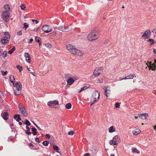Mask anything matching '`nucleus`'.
I'll return each mask as SVG.
<instances>
[{
	"mask_svg": "<svg viewBox=\"0 0 156 156\" xmlns=\"http://www.w3.org/2000/svg\"><path fill=\"white\" fill-rule=\"evenodd\" d=\"M100 96V93L99 91H95L93 93L90 98V106H92L99 100Z\"/></svg>",
	"mask_w": 156,
	"mask_h": 156,
	"instance_id": "f257e3e1",
	"label": "nucleus"
},
{
	"mask_svg": "<svg viewBox=\"0 0 156 156\" xmlns=\"http://www.w3.org/2000/svg\"><path fill=\"white\" fill-rule=\"evenodd\" d=\"M121 142L120 137L118 135H116L113 138L112 140L109 141V144L112 145L116 146Z\"/></svg>",
	"mask_w": 156,
	"mask_h": 156,
	"instance_id": "f03ea898",
	"label": "nucleus"
},
{
	"mask_svg": "<svg viewBox=\"0 0 156 156\" xmlns=\"http://www.w3.org/2000/svg\"><path fill=\"white\" fill-rule=\"evenodd\" d=\"M5 36L2 38L1 40L2 43L3 44H5L8 43L9 39L10 38V35L8 32H5L4 33Z\"/></svg>",
	"mask_w": 156,
	"mask_h": 156,
	"instance_id": "7ed1b4c3",
	"label": "nucleus"
},
{
	"mask_svg": "<svg viewBox=\"0 0 156 156\" xmlns=\"http://www.w3.org/2000/svg\"><path fill=\"white\" fill-rule=\"evenodd\" d=\"M103 68L102 67L96 68L94 70L93 74L95 76H99L102 73Z\"/></svg>",
	"mask_w": 156,
	"mask_h": 156,
	"instance_id": "20e7f679",
	"label": "nucleus"
},
{
	"mask_svg": "<svg viewBox=\"0 0 156 156\" xmlns=\"http://www.w3.org/2000/svg\"><path fill=\"white\" fill-rule=\"evenodd\" d=\"M99 38V37L95 34H93L91 32L87 36V39L90 41H95L98 39Z\"/></svg>",
	"mask_w": 156,
	"mask_h": 156,
	"instance_id": "39448f33",
	"label": "nucleus"
},
{
	"mask_svg": "<svg viewBox=\"0 0 156 156\" xmlns=\"http://www.w3.org/2000/svg\"><path fill=\"white\" fill-rule=\"evenodd\" d=\"M19 110L21 112V115L25 117L27 116V114L24 107L21 104H20L19 105Z\"/></svg>",
	"mask_w": 156,
	"mask_h": 156,
	"instance_id": "423d86ee",
	"label": "nucleus"
},
{
	"mask_svg": "<svg viewBox=\"0 0 156 156\" xmlns=\"http://www.w3.org/2000/svg\"><path fill=\"white\" fill-rule=\"evenodd\" d=\"M42 30L45 33H48L52 31V29L51 26L45 25L43 26Z\"/></svg>",
	"mask_w": 156,
	"mask_h": 156,
	"instance_id": "0eeeda50",
	"label": "nucleus"
},
{
	"mask_svg": "<svg viewBox=\"0 0 156 156\" xmlns=\"http://www.w3.org/2000/svg\"><path fill=\"white\" fill-rule=\"evenodd\" d=\"M10 15V14L8 10L4 11L2 14V18L5 19V21H7L8 20Z\"/></svg>",
	"mask_w": 156,
	"mask_h": 156,
	"instance_id": "6e6552de",
	"label": "nucleus"
},
{
	"mask_svg": "<svg viewBox=\"0 0 156 156\" xmlns=\"http://www.w3.org/2000/svg\"><path fill=\"white\" fill-rule=\"evenodd\" d=\"M58 30L64 32H68L70 31L72 28H69L68 26L63 27L62 26H59L58 28Z\"/></svg>",
	"mask_w": 156,
	"mask_h": 156,
	"instance_id": "1a4fd4ad",
	"label": "nucleus"
},
{
	"mask_svg": "<svg viewBox=\"0 0 156 156\" xmlns=\"http://www.w3.org/2000/svg\"><path fill=\"white\" fill-rule=\"evenodd\" d=\"M71 52L72 54L78 56H81L84 55V54L81 51L76 48L73 51Z\"/></svg>",
	"mask_w": 156,
	"mask_h": 156,
	"instance_id": "9d476101",
	"label": "nucleus"
},
{
	"mask_svg": "<svg viewBox=\"0 0 156 156\" xmlns=\"http://www.w3.org/2000/svg\"><path fill=\"white\" fill-rule=\"evenodd\" d=\"M47 105L49 107L54 108V105H59V102L57 100L50 101L48 103Z\"/></svg>",
	"mask_w": 156,
	"mask_h": 156,
	"instance_id": "9b49d317",
	"label": "nucleus"
},
{
	"mask_svg": "<svg viewBox=\"0 0 156 156\" xmlns=\"http://www.w3.org/2000/svg\"><path fill=\"white\" fill-rule=\"evenodd\" d=\"M150 36L151 32L149 30H147L144 32L141 37H144V39H145L149 37Z\"/></svg>",
	"mask_w": 156,
	"mask_h": 156,
	"instance_id": "f8f14e48",
	"label": "nucleus"
},
{
	"mask_svg": "<svg viewBox=\"0 0 156 156\" xmlns=\"http://www.w3.org/2000/svg\"><path fill=\"white\" fill-rule=\"evenodd\" d=\"M105 92V95L108 97L109 94L110 92V87L108 86L104 87L103 88Z\"/></svg>",
	"mask_w": 156,
	"mask_h": 156,
	"instance_id": "ddd939ff",
	"label": "nucleus"
},
{
	"mask_svg": "<svg viewBox=\"0 0 156 156\" xmlns=\"http://www.w3.org/2000/svg\"><path fill=\"white\" fill-rule=\"evenodd\" d=\"M146 64L148 67H150V69H151L152 70H154L156 69V65H155L154 64H151V62H147Z\"/></svg>",
	"mask_w": 156,
	"mask_h": 156,
	"instance_id": "4468645a",
	"label": "nucleus"
},
{
	"mask_svg": "<svg viewBox=\"0 0 156 156\" xmlns=\"http://www.w3.org/2000/svg\"><path fill=\"white\" fill-rule=\"evenodd\" d=\"M77 79L75 77H71L69 78L67 80V83L68 84L71 85L72 84L74 81L76 80Z\"/></svg>",
	"mask_w": 156,
	"mask_h": 156,
	"instance_id": "2eb2a0df",
	"label": "nucleus"
},
{
	"mask_svg": "<svg viewBox=\"0 0 156 156\" xmlns=\"http://www.w3.org/2000/svg\"><path fill=\"white\" fill-rule=\"evenodd\" d=\"M13 86L16 87L17 90H21L22 89V86L21 83L19 82H17L16 84H13Z\"/></svg>",
	"mask_w": 156,
	"mask_h": 156,
	"instance_id": "dca6fc26",
	"label": "nucleus"
},
{
	"mask_svg": "<svg viewBox=\"0 0 156 156\" xmlns=\"http://www.w3.org/2000/svg\"><path fill=\"white\" fill-rule=\"evenodd\" d=\"M24 56L26 58V61L29 63H30L31 59L30 55L28 52L25 53Z\"/></svg>",
	"mask_w": 156,
	"mask_h": 156,
	"instance_id": "f3484780",
	"label": "nucleus"
},
{
	"mask_svg": "<svg viewBox=\"0 0 156 156\" xmlns=\"http://www.w3.org/2000/svg\"><path fill=\"white\" fill-rule=\"evenodd\" d=\"M93 34H95V35L99 37L100 34L99 33V29L97 28H95L93 29L91 32Z\"/></svg>",
	"mask_w": 156,
	"mask_h": 156,
	"instance_id": "a211bd4d",
	"label": "nucleus"
},
{
	"mask_svg": "<svg viewBox=\"0 0 156 156\" xmlns=\"http://www.w3.org/2000/svg\"><path fill=\"white\" fill-rule=\"evenodd\" d=\"M66 48L69 51V52L72 54L71 51H74L76 48L72 45L68 44L67 45Z\"/></svg>",
	"mask_w": 156,
	"mask_h": 156,
	"instance_id": "6ab92c4d",
	"label": "nucleus"
},
{
	"mask_svg": "<svg viewBox=\"0 0 156 156\" xmlns=\"http://www.w3.org/2000/svg\"><path fill=\"white\" fill-rule=\"evenodd\" d=\"M141 132V131L138 129L134 128L132 131L133 133V135H137L140 134Z\"/></svg>",
	"mask_w": 156,
	"mask_h": 156,
	"instance_id": "aec40b11",
	"label": "nucleus"
},
{
	"mask_svg": "<svg viewBox=\"0 0 156 156\" xmlns=\"http://www.w3.org/2000/svg\"><path fill=\"white\" fill-rule=\"evenodd\" d=\"M139 117L141 119H146L148 116L147 113H144L142 114H139Z\"/></svg>",
	"mask_w": 156,
	"mask_h": 156,
	"instance_id": "412c9836",
	"label": "nucleus"
},
{
	"mask_svg": "<svg viewBox=\"0 0 156 156\" xmlns=\"http://www.w3.org/2000/svg\"><path fill=\"white\" fill-rule=\"evenodd\" d=\"M108 132L109 133H111L113 132H115V131L116 129L113 126H110L108 128Z\"/></svg>",
	"mask_w": 156,
	"mask_h": 156,
	"instance_id": "4be33fe9",
	"label": "nucleus"
},
{
	"mask_svg": "<svg viewBox=\"0 0 156 156\" xmlns=\"http://www.w3.org/2000/svg\"><path fill=\"white\" fill-rule=\"evenodd\" d=\"M131 150L132 152L133 153H135L137 154H139L140 153V151L135 147H132Z\"/></svg>",
	"mask_w": 156,
	"mask_h": 156,
	"instance_id": "5701e85b",
	"label": "nucleus"
},
{
	"mask_svg": "<svg viewBox=\"0 0 156 156\" xmlns=\"http://www.w3.org/2000/svg\"><path fill=\"white\" fill-rule=\"evenodd\" d=\"M8 116L9 115L6 112H4L3 113L2 116L3 118L5 120H7L8 119Z\"/></svg>",
	"mask_w": 156,
	"mask_h": 156,
	"instance_id": "b1692460",
	"label": "nucleus"
},
{
	"mask_svg": "<svg viewBox=\"0 0 156 156\" xmlns=\"http://www.w3.org/2000/svg\"><path fill=\"white\" fill-rule=\"evenodd\" d=\"M133 77H134V75L133 74H131L127 76L125 78L122 79L121 80H123V79L126 80V79H132L133 78Z\"/></svg>",
	"mask_w": 156,
	"mask_h": 156,
	"instance_id": "393cba45",
	"label": "nucleus"
},
{
	"mask_svg": "<svg viewBox=\"0 0 156 156\" xmlns=\"http://www.w3.org/2000/svg\"><path fill=\"white\" fill-rule=\"evenodd\" d=\"M20 115H15L14 116V118L17 121H19L21 120L20 117Z\"/></svg>",
	"mask_w": 156,
	"mask_h": 156,
	"instance_id": "a878e982",
	"label": "nucleus"
},
{
	"mask_svg": "<svg viewBox=\"0 0 156 156\" xmlns=\"http://www.w3.org/2000/svg\"><path fill=\"white\" fill-rule=\"evenodd\" d=\"M0 56H2L3 58H5L7 56V52L6 51H4L3 53H0Z\"/></svg>",
	"mask_w": 156,
	"mask_h": 156,
	"instance_id": "bb28decb",
	"label": "nucleus"
},
{
	"mask_svg": "<svg viewBox=\"0 0 156 156\" xmlns=\"http://www.w3.org/2000/svg\"><path fill=\"white\" fill-rule=\"evenodd\" d=\"M9 78L11 82L12 83H13L15 80V79L14 77V76L12 75H10L9 77Z\"/></svg>",
	"mask_w": 156,
	"mask_h": 156,
	"instance_id": "cd10ccee",
	"label": "nucleus"
},
{
	"mask_svg": "<svg viewBox=\"0 0 156 156\" xmlns=\"http://www.w3.org/2000/svg\"><path fill=\"white\" fill-rule=\"evenodd\" d=\"M4 8L5 10H9L10 9V6L9 5L6 4L4 5Z\"/></svg>",
	"mask_w": 156,
	"mask_h": 156,
	"instance_id": "c85d7f7f",
	"label": "nucleus"
},
{
	"mask_svg": "<svg viewBox=\"0 0 156 156\" xmlns=\"http://www.w3.org/2000/svg\"><path fill=\"white\" fill-rule=\"evenodd\" d=\"M31 130L33 132V134L34 135H35L37 134V129L35 128H32Z\"/></svg>",
	"mask_w": 156,
	"mask_h": 156,
	"instance_id": "c756f323",
	"label": "nucleus"
},
{
	"mask_svg": "<svg viewBox=\"0 0 156 156\" xmlns=\"http://www.w3.org/2000/svg\"><path fill=\"white\" fill-rule=\"evenodd\" d=\"M16 67L19 70V71L20 72H21L23 70V67H22V66H20L19 65H17L16 66Z\"/></svg>",
	"mask_w": 156,
	"mask_h": 156,
	"instance_id": "7c9ffc66",
	"label": "nucleus"
},
{
	"mask_svg": "<svg viewBox=\"0 0 156 156\" xmlns=\"http://www.w3.org/2000/svg\"><path fill=\"white\" fill-rule=\"evenodd\" d=\"M72 105L70 103L67 104L65 106L66 108L67 109H69L71 108Z\"/></svg>",
	"mask_w": 156,
	"mask_h": 156,
	"instance_id": "2f4dec72",
	"label": "nucleus"
},
{
	"mask_svg": "<svg viewBox=\"0 0 156 156\" xmlns=\"http://www.w3.org/2000/svg\"><path fill=\"white\" fill-rule=\"evenodd\" d=\"M20 90H16L14 91L15 94L16 95H20L21 94V92L20 91Z\"/></svg>",
	"mask_w": 156,
	"mask_h": 156,
	"instance_id": "473e14b6",
	"label": "nucleus"
},
{
	"mask_svg": "<svg viewBox=\"0 0 156 156\" xmlns=\"http://www.w3.org/2000/svg\"><path fill=\"white\" fill-rule=\"evenodd\" d=\"M20 7L22 10H23L25 9H27L26 6H25V4H22L20 5Z\"/></svg>",
	"mask_w": 156,
	"mask_h": 156,
	"instance_id": "72a5a7b5",
	"label": "nucleus"
},
{
	"mask_svg": "<svg viewBox=\"0 0 156 156\" xmlns=\"http://www.w3.org/2000/svg\"><path fill=\"white\" fill-rule=\"evenodd\" d=\"M24 28H25V30H26L27 29L29 25L27 24L26 23H23Z\"/></svg>",
	"mask_w": 156,
	"mask_h": 156,
	"instance_id": "f704fd0d",
	"label": "nucleus"
},
{
	"mask_svg": "<svg viewBox=\"0 0 156 156\" xmlns=\"http://www.w3.org/2000/svg\"><path fill=\"white\" fill-rule=\"evenodd\" d=\"M25 123L27 126H30L31 125L30 123L27 119L26 120V122Z\"/></svg>",
	"mask_w": 156,
	"mask_h": 156,
	"instance_id": "c9c22d12",
	"label": "nucleus"
},
{
	"mask_svg": "<svg viewBox=\"0 0 156 156\" xmlns=\"http://www.w3.org/2000/svg\"><path fill=\"white\" fill-rule=\"evenodd\" d=\"M42 144L44 145L47 146L49 144V142L47 141H45L43 142Z\"/></svg>",
	"mask_w": 156,
	"mask_h": 156,
	"instance_id": "e433bc0d",
	"label": "nucleus"
},
{
	"mask_svg": "<svg viewBox=\"0 0 156 156\" xmlns=\"http://www.w3.org/2000/svg\"><path fill=\"white\" fill-rule=\"evenodd\" d=\"M90 86L89 84H86L83 87L85 90H86L89 88Z\"/></svg>",
	"mask_w": 156,
	"mask_h": 156,
	"instance_id": "4c0bfd02",
	"label": "nucleus"
},
{
	"mask_svg": "<svg viewBox=\"0 0 156 156\" xmlns=\"http://www.w3.org/2000/svg\"><path fill=\"white\" fill-rule=\"evenodd\" d=\"M28 146H29V147L32 149H34V145L31 143H30L29 144Z\"/></svg>",
	"mask_w": 156,
	"mask_h": 156,
	"instance_id": "58836bf2",
	"label": "nucleus"
},
{
	"mask_svg": "<svg viewBox=\"0 0 156 156\" xmlns=\"http://www.w3.org/2000/svg\"><path fill=\"white\" fill-rule=\"evenodd\" d=\"M45 45L46 47H47V48H51L52 47L51 45L48 43L45 44Z\"/></svg>",
	"mask_w": 156,
	"mask_h": 156,
	"instance_id": "ea45409f",
	"label": "nucleus"
},
{
	"mask_svg": "<svg viewBox=\"0 0 156 156\" xmlns=\"http://www.w3.org/2000/svg\"><path fill=\"white\" fill-rule=\"evenodd\" d=\"M1 72L2 73V75L3 76H4L5 75H6L8 73V72L7 71L4 72L3 70H1Z\"/></svg>",
	"mask_w": 156,
	"mask_h": 156,
	"instance_id": "a19ab883",
	"label": "nucleus"
},
{
	"mask_svg": "<svg viewBox=\"0 0 156 156\" xmlns=\"http://www.w3.org/2000/svg\"><path fill=\"white\" fill-rule=\"evenodd\" d=\"M53 149H54V150L55 151H58L59 149L58 147L56 145H53Z\"/></svg>",
	"mask_w": 156,
	"mask_h": 156,
	"instance_id": "79ce46f5",
	"label": "nucleus"
},
{
	"mask_svg": "<svg viewBox=\"0 0 156 156\" xmlns=\"http://www.w3.org/2000/svg\"><path fill=\"white\" fill-rule=\"evenodd\" d=\"M148 41L151 43V44H153L154 43V41L152 39H149Z\"/></svg>",
	"mask_w": 156,
	"mask_h": 156,
	"instance_id": "37998d69",
	"label": "nucleus"
},
{
	"mask_svg": "<svg viewBox=\"0 0 156 156\" xmlns=\"http://www.w3.org/2000/svg\"><path fill=\"white\" fill-rule=\"evenodd\" d=\"M75 133V132L73 131H71L69 132L68 133V134L69 135H73Z\"/></svg>",
	"mask_w": 156,
	"mask_h": 156,
	"instance_id": "c03bdc74",
	"label": "nucleus"
},
{
	"mask_svg": "<svg viewBox=\"0 0 156 156\" xmlns=\"http://www.w3.org/2000/svg\"><path fill=\"white\" fill-rule=\"evenodd\" d=\"M35 41L39 43L40 40V38L38 37H36L35 38Z\"/></svg>",
	"mask_w": 156,
	"mask_h": 156,
	"instance_id": "a18cd8bd",
	"label": "nucleus"
},
{
	"mask_svg": "<svg viewBox=\"0 0 156 156\" xmlns=\"http://www.w3.org/2000/svg\"><path fill=\"white\" fill-rule=\"evenodd\" d=\"M120 104L118 103H116L115 104V107L116 108H119V107Z\"/></svg>",
	"mask_w": 156,
	"mask_h": 156,
	"instance_id": "49530a36",
	"label": "nucleus"
},
{
	"mask_svg": "<svg viewBox=\"0 0 156 156\" xmlns=\"http://www.w3.org/2000/svg\"><path fill=\"white\" fill-rule=\"evenodd\" d=\"M26 133L27 134H28L29 135H30L31 134V132H30V130H27L26 131Z\"/></svg>",
	"mask_w": 156,
	"mask_h": 156,
	"instance_id": "de8ad7c7",
	"label": "nucleus"
},
{
	"mask_svg": "<svg viewBox=\"0 0 156 156\" xmlns=\"http://www.w3.org/2000/svg\"><path fill=\"white\" fill-rule=\"evenodd\" d=\"M17 34L19 35H21L22 34V31H20L17 32Z\"/></svg>",
	"mask_w": 156,
	"mask_h": 156,
	"instance_id": "09e8293b",
	"label": "nucleus"
},
{
	"mask_svg": "<svg viewBox=\"0 0 156 156\" xmlns=\"http://www.w3.org/2000/svg\"><path fill=\"white\" fill-rule=\"evenodd\" d=\"M45 136H46V138H48V139H49L50 137V135L48 134H46L45 135Z\"/></svg>",
	"mask_w": 156,
	"mask_h": 156,
	"instance_id": "8fccbe9b",
	"label": "nucleus"
},
{
	"mask_svg": "<svg viewBox=\"0 0 156 156\" xmlns=\"http://www.w3.org/2000/svg\"><path fill=\"white\" fill-rule=\"evenodd\" d=\"M32 21H33V22H35L36 24H37L39 22L38 20H32Z\"/></svg>",
	"mask_w": 156,
	"mask_h": 156,
	"instance_id": "3c124183",
	"label": "nucleus"
},
{
	"mask_svg": "<svg viewBox=\"0 0 156 156\" xmlns=\"http://www.w3.org/2000/svg\"><path fill=\"white\" fill-rule=\"evenodd\" d=\"M35 141L38 143H40V141H39V139L38 138H36L35 139Z\"/></svg>",
	"mask_w": 156,
	"mask_h": 156,
	"instance_id": "603ef678",
	"label": "nucleus"
},
{
	"mask_svg": "<svg viewBox=\"0 0 156 156\" xmlns=\"http://www.w3.org/2000/svg\"><path fill=\"white\" fill-rule=\"evenodd\" d=\"M39 29V27H38L36 29H34V30H33V31L34 32H37L38 31Z\"/></svg>",
	"mask_w": 156,
	"mask_h": 156,
	"instance_id": "864d4df0",
	"label": "nucleus"
},
{
	"mask_svg": "<svg viewBox=\"0 0 156 156\" xmlns=\"http://www.w3.org/2000/svg\"><path fill=\"white\" fill-rule=\"evenodd\" d=\"M84 90L85 89H84V88H83V87H81V88L80 90L79 91H78V92L79 93H80L82 91H83V90Z\"/></svg>",
	"mask_w": 156,
	"mask_h": 156,
	"instance_id": "5fc2aeb1",
	"label": "nucleus"
},
{
	"mask_svg": "<svg viewBox=\"0 0 156 156\" xmlns=\"http://www.w3.org/2000/svg\"><path fill=\"white\" fill-rule=\"evenodd\" d=\"M33 41V38H31L29 41V43H31Z\"/></svg>",
	"mask_w": 156,
	"mask_h": 156,
	"instance_id": "6e6d98bb",
	"label": "nucleus"
},
{
	"mask_svg": "<svg viewBox=\"0 0 156 156\" xmlns=\"http://www.w3.org/2000/svg\"><path fill=\"white\" fill-rule=\"evenodd\" d=\"M90 154L89 153H86L84 155V156H90Z\"/></svg>",
	"mask_w": 156,
	"mask_h": 156,
	"instance_id": "4d7b16f0",
	"label": "nucleus"
},
{
	"mask_svg": "<svg viewBox=\"0 0 156 156\" xmlns=\"http://www.w3.org/2000/svg\"><path fill=\"white\" fill-rule=\"evenodd\" d=\"M13 52V51H12V50H9V51H8V53L10 54H11Z\"/></svg>",
	"mask_w": 156,
	"mask_h": 156,
	"instance_id": "13d9d810",
	"label": "nucleus"
},
{
	"mask_svg": "<svg viewBox=\"0 0 156 156\" xmlns=\"http://www.w3.org/2000/svg\"><path fill=\"white\" fill-rule=\"evenodd\" d=\"M15 49H16L15 47L14 46L12 48V49L11 50H12V51L13 52V51H15Z\"/></svg>",
	"mask_w": 156,
	"mask_h": 156,
	"instance_id": "bf43d9fd",
	"label": "nucleus"
},
{
	"mask_svg": "<svg viewBox=\"0 0 156 156\" xmlns=\"http://www.w3.org/2000/svg\"><path fill=\"white\" fill-rule=\"evenodd\" d=\"M26 128L27 129V130H30V128L28 126H26Z\"/></svg>",
	"mask_w": 156,
	"mask_h": 156,
	"instance_id": "052dcab7",
	"label": "nucleus"
},
{
	"mask_svg": "<svg viewBox=\"0 0 156 156\" xmlns=\"http://www.w3.org/2000/svg\"><path fill=\"white\" fill-rule=\"evenodd\" d=\"M36 126L37 127V129L39 130H41V129L40 127H39L37 125H36Z\"/></svg>",
	"mask_w": 156,
	"mask_h": 156,
	"instance_id": "680f3d73",
	"label": "nucleus"
},
{
	"mask_svg": "<svg viewBox=\"0 0 156 156\" xmlns=\"http://www.w3.org/2000/svg\"><path fill=\"white\" fill-rule=\"evenodd\" d=\"M98 81H99L100 83H101L103 82V79H101L100 80H99Z\"/></svg>",
	"mask_w": 156,
	"mask_h": 156,
	"instance_id": "e2e57ef3",
	"label": "nucleus"
},
{
	"mask_svg": "<svg viewBox=\"0 0 156 156\" xmlns=\"http://www.w3.org/2000/svg\"><path fill=\"white\" fill-rule=\"evenodd\" d=\"M3 95L2 92L0 91V97H1Z\"/></svg>",
	"mask_w": 156,
	"mask_h": 156,
	"instance_id": "0e129e2a",
	"label": "nucleus"
},
{
	"mask_svg": "<svg viewBox=\"0 0 156 156\" xmlns=\"http://www.w3.org/2000/svg\"><path fill=\"white\" fill-rule=\"evenodd\" d=\"M154 129L155 130L156 132V125L153 126Z\"/></svg>",
	"mask_w": 156,
	"mask_h": 156,
	"instance_id": "69168bd1",
	"label": "nucleus"
},
{
	"mask_svg": "<svg viewBox=\"0 0 156 156\" xmlns=\"http://www.w3.org/2000/svg\"><path fill=\"white\" fill-rule=\"evenodd\" d=\"M154 63L153 64H154L155 65H156V59H154Z\"/></svg>",
	"mask_w": 156,
	"mask_h": 156,
	"instance_id": "338daca9",
	"label": "nucleus"
},
{
	"mask_svg": "<svg viewBox=\"0 0 156 156\" xmlns=\"http://www.w3.org/2000/svg\"><path fill=\"white\" fill-rule=\"evenodd\" d=\"M153 51L154 53L156 54V50L154 49L153 50Z\"/></svg>",
	"mask_w": 156,
	"mask_h": 156,
	"instance_id": "774afa93",
	"label": "nucleus"
}]
</instances>
